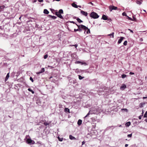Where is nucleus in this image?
Masks as SVG:
<instances>
[{
    "label": "nucleus",
    "mask_w": 147,
    "mask_h": 147,
    "mask_svg": "<svg viewBox=\"0 0 147 147\" xmlns=\"http://www.w3.org/2000/svg\"><path fill=\"white\" fill-rule=\"evenodd\" d=\"M56 1H60V0H55Z\"/></svg>",
    "instance_id": "e2e57ef3"
},
{
    "label": "nucleus",
    "mask_w": 147,
    "mask_h": 147,
    "mask_svg": "<svg viewBox=\"0 0 147 147\" xmlns=\"http://www.w3.org/2000/svg\"><path fill=\"white\" fill-rule=\"evenodd\" d=\"M70 22L71 23H73L74 24V21H70Z\"/></svg>",
    "instance_id": "6e6d98bb"
},
{
    "label": "nucleus",
    "mask_w": 147,
    "mask_h": 147,
    "mask_svg": "<svg viewBox=\"0 0 147 147\" xmlns=\"http://www.w3.org/2000/svg\"><path fill=\"white\" fill-rule=\"evenodd\" d=\"M56 15L59 18L61 19H63V18L61 14L59 13H58L56 12Z\"/></svg>",
    "instance_id": "0eeeda50"
},
{
    "label": "nucleus",
    "mask_w": 147,
    "mask_h": 147,
    "mask_svg": "<svg viewBox=\"0 0 147 147\" xmlns=\"http://www.w3.org/2000/svg\"><path fill=\"white\" fill-rule=\"evenodd\" d=\"M21 18V17H20L19 18V19H20Z\"/></svg>",
    "instance_id": "0e129e2a"
},
{
    "label": "nucleus",
    "mask_w": 147,
    "mask_h": 147,
    "mask_svg": "<svg viewBox=\"0 0 147 147\" xmlns=\"http://www.w3.org/2000/svg\"><path fill=\"white\" fill-rule=\"evenodd\" d=\"M42 73L45 71V69L44 68H43L42 69L41 71H40Z\"/></svg>",
    "instance_id": "f704fd0d"
},
{
    "label": "nucleus",
    "mask_w": 147,
    "mask_h": 147,
    "mask_svg": "<svg viewBox=\"0 0 147 147\" xmlns=\"http://www.w3.org/2000/svg\"><path fill=\"white\" fill-rule=\"evenodd\" d=\"M122 15L123 16H125L127 17V15L126 13L125 12H123V13Z\"/></svg>",
    "instance_id": "7c9ffc66"
},
{
    "label": "nucleus",
    "mask_w": 147,
    "mask_h": 147,
    "mask_svg": "<svg viewBox=\"0 0 147 147\" xmlns=\"http://www.w3.org/2000/svg\"><path fill=\"white\" fill-rule=\"evenodd\" d=\"M90 16L91 18L94 19H97L99 17V16L97 14L94 12H92L90 14Z\"/></svg>",
    "instance_id": "f03ea898"
},
{
    "label": "nucleus",
    "mask_w": 147,
    "mask_h": 147,
    "mask_svg": "<svg viewBox=\"0 0 147 147\" xmlns=\"http://www.w3.org/2000/svg\"><path fill=\"white\" fill-rule=\"evenodd\" d=\"M28 90L30 92H31L32 94H33L34 93V92L30 88H28Z\"/></svg>",
    "instance_id": "6ab92c4d"
},
{
    "label": "nucleus",
    "mask_w": 147,
    "mask_h": 147,
    "mask_svg": "<svg viewBox=\"0 0 147 147\" xmlns=\"http://www.w3.org/2000/svg\"><path fill=\"white\" fill-rule=\"evenodd\" d=\"M41 73H41V71H39V72H37L36 73V74H40Z\"/></svg>",
    "instance_id": "de8ad7c7"
},
{
    "label": "nucleus",
    "mask_w": 147,
    "mask_h": 147,
    "mask_svg": "<svg viewBox=\"0 0 147 147\" xmlns=\"http://www.w3.org/2000/svg\"><path fill=\"white\" fill-rule=\"evenodd\" d=\"M129 74L130 75H133V74H134V73H133V72H130V73H129Z\"/></svg>",
    "instance_id": "09e8293b"
},
{
    "label": "nucleus",
    "mask_w": 147,
    "mask_h": 147,
    "mask_svg": "<svg viewBox=\"0 0 147 147\" xmlns=\"http://www.w3.org/2000/svg\"><path fill=\"white\" fill-rule=\"evenodd\" d=\"M128 146V144H125V147H127Z\"/></svg>",
    "instance_id": "864d4df0"
},
{
    "label": "nucleus",
    "mask_w": 147,
    "mask_h": 147,
    "mask_svg": "<svg viewBox=\"0 0 147 147\" xmlns=\"http://www.w3.org/2000/svg\"><path fill=\"white\" fill-rule=\"evenodd\" d=\"M102 19L104 20H107V17L106 16L104 15H102Z\"/></svg>",
    "instance_id": "9d476101"
},
{
    "label": "nucleus",
    "mask_w": 147,
    "mask_h": 147,
    "mask_svg": "<svg viewBox=\"0 0 147 147\" xmlns=\"http://www.w3.org/2000/svg\"><path fill=\"white\" fill-rule=\"evenodd\" d=\"M143 0H136V3L140 5L143 1Z\"/></svg>",
    "instance_id": "6e6552de"
},
{
    "label": "nucleus",
    "mask_w": 147,
    "mask_h": 147,
    "mask_svg": "<svg viewBox=\"0 0 147 147\" xmlns=\"http://www.w3.org/2000/svg\"><path fill=\"white\" fill-rule=\"evenodd\" d=\"M144 105V103H141L140 104V107H142Z\"/></svg>",
    "instance_id": "5701e85b"
},
{
    "label": "nucleus",
    "mask_w": 147,
    "mask_h": 147,
    "mask_svg": "<svg viewBox=\"0 0 147 147\" xmlns=\"http://www.w3.org/2000/svg\"><path fill=\"white\" fill-rule=\"evenodd\" d=\"M131 124V123L130 122H128L125 123V125L127 127L129 126Z\"/></svg>",
    "instance_id": "dca6fc26"
},
{
    "label": "nucleus",
    "mask_w": 147,
    "mask_h": 147,
    "mask_svg": "<svg viewBox=\"0 0 147 147\" xmlns=\"http://www.w3.org/2000/svg\"><path fill=\"white\" fill-rule=\"evenodd\" d=\"M9 73H8L7 74V75L6 76L5 80V81H7L8 79L9 78Z\"/></svg>",
    "instance_id": "2eb2a0df"
},
{
    "label": "nucleus",
    "mask_w": 147,
    "mask_h": 147,
    "mask_svg": "<svg viewBox=\"0 0 147 147\" xmlns=\"http://www.w3.org/2000/svg\"><path fill=\"white\" fill-rule=\"evenodd\" d=\"M114 33L112 32L111 34H109L107 35L108 36H112V37L113 38H114Z\"/></svg>",
    "instance_id": "f3484780"
},
{
    "label": "nucleus",
    "mask_w": 147,
    "mask_h": 147,
    "mask_svg": "<svg viewBox=\"0 0 147 147\" xmlns=\"http://www.w3.org/2000/svg\"><path fill=\"white\" fill-rule=\"evenodd\" d=\"M79 30V29H74V32H76L77 31H78Z\"/></svg>",
    "instance_id": "c03bdc74"
},
{
    "label": "nucleus",
    "mask_w": 147,
    "mask_h": 147,
    "mask_svg": "<svg viewBox=\"0 0 147 147\" xmlns=\"http://www.w3.org/2000/svg\"><path fill=\"white\" fill-rule=\"evenodd\" d=\"M71 46H74L75 47H76V48L77 47H78V45L77 44H76L75 45H72Z\"/></svg>",
    "instance_id": "ea45409f"
},
{
    "label": "nucleus",
    "mask_w": 147,
    "mask_h": 147,
    "mask_svg": "<svg viewBox=\"0 0 147 147\" xmlns=\"http://www.w3.org/2000/svg\"><path fill=\"white\" fill-rule=\"evenodd\" d=\"M126 87V85L125 84H123L120 87V89L121 90H123Z\"/></svg>",
    "instance_id": "1a4fd4ad"
},
{
    "label": "nucleus",
    "mask_w": 147,
    "mask_h": 147,
    "mask_svg": "<svg viewBox=\"0 0 147 147\" xmlns=\"http://www.w3.org/2000/svg\"><path fill=\"white\" fill-rule=\"evenodd\" d=\"M140 40L141 41H143V39L142 38H141L140 39Z\"/></svg>",
    "instance_id": "4d7b16f0"
},
{
    "label": "nucleus",
    "mask_w": 147,
    "mask_h": 147,
    "mask_svg": "<svg viewBox=\"0 0 147 147\" xmlns=\"http://www.w3.org/2000/svg\"><path fill=\"white\" fill-rule=\"evenodd\" d=\"M57 13H59L60 14L63 13V11L62 9H60L58 12H57Z\"/></svg>",
    "instance_id": "a211bd4d"
},
{
    "label": "nucleus",
    "mask_w": 147,
    "mask_h": 147,
    "mask_svg": "<svg viewBox=\"0 0 147 147\" xmlns=\"http://www.w3.org/2000/svg\"><path fill=\"white\" fill-rule=\"evenodd\" d=\"M82 121L81 120L79 119L78 121V123H77L79 125H80L82 124Z\"/></svg>",
    "instance_id": "f8f14e48"
},
{
    "label": "nucleus",
    "mask_w": 147,
    "mask_h": 147,
    "mask_svg": "<svg viewBox=\"0 0 147 147\" xmlns=\"http://www.w3.org/2000/svg\"><path fill=\"white\" fill-rule=\"evenodd\" d=\"M81 64L82 65H86V63L85 62H84V61H81Z\"/></svg>",
    "instance_id": "bb28decb"
},
{
    "label": "nucleus",
    "mask_w": 147,
    "mask_h": 147,
    "mask_svg": "<svg viewBox=\"0 0 147 147\" xmlns=\"http://www.w3.org/2000/svg\"><path fill=\"white\" fill-rule=\"evenodd\" d=\"M127 40H125L123 44L124 45L126 46L127 45Z\"/></svg>",
    "instance_id": "a878e982"
},
{
    "label": "nucleus",
    "mask_w": 147,
    "mask_h": 147,
    "mask_svg": "<svg viewBox=\"0 0 147 147\" xmlns=\"http://www.w3.org/2000/svg\"><path fill=\"white\" fill-rule=\"evenodd\" d=\"M147 111L145 113V114L144 115V117H147Z\"/></svg>",
    "instance_id": "473e14b6"
},
{
    "label": "nucleus",
    "mask_w": 147,
    "mask_h": 147,
    "mask_svg": "<svg viewBox=\"0 0 147 147\" xmlns=\"http://www.w3.org/2000/svg\"><path fill=\"white\" fill-rule=\"evenodd\" d=\"M127 18H128V19L129 20H132H132H133V19L131 18L130 17H129L128 16H127Z\"/></svg>",
    "instance_id": "4c0bfd02"
},
{
    "label": "nucleus",
    "mask_w": 147,
    "mask_h": 147,
    "mask_svg": "<svg viewBox=\"0 0 147 147\" xmlns=\"http://www.w3.org/2000/svg\"><path fill=\"white\" fill-rule=\"evenodd\" d=\"M147 98V97H143V99H145Z\"/></svg>",
    "instance_id": "5fc2aeb1"
},
{
    "label": "nucleus",
    "mask_w": 147,
    "mask_h": 147,
    "mask_svg": "<svg viewBox=\"0 0 147 147\" xmlns=\"http://www.w3.org/2000/svg\"><path fill=\"white\" fill-rule=\"evenodd\" d=\"M109 9L110 11H111L112 10H116L117 9V8L116 7L114 6L113 5H111L109 7Z\"/></svg>",
    "instance_id": "20e7f679"
},
{
    "label": "nucleus",
    "mask_w": 147,
    "mask_h": 147,
    "mask_svg": "<svg viewBox=\"0 0 147 147\" xmlns=\"http://www.w3.org/2000/svg\"><path fill=\"white\" fill-rule=\"evenodd\" d=\"M30 80L32 81V82H33L34 80H33V79L32 78V77H30Z\"/></svg>",
    "instance_id": "c9c22d12"
},
{
    "label": "nucleus",
    "mask_w": 147,
    "mask_h": 147,
    "mask_svg": "<svg viewBox=\"0 0 147 147\" xmlns=\"http://www.w3.org/2000/svg\"><path fill=\"white\" fill-rule=\"evenodd\" d=\"M124 38L123 37L121 36L120 37V38L119 40L118 41V44H119L121 43L122 42Z\"/></svg>",
    "instance_id": "423d86ee"
},
{
    "label": "nucleus",
    "mask_w": 147,
    "mask_h": 147,
    "mask_svg": "<svg viewBox=\"0 0 147 147\" xmlns=\"http://www.w3.org/2000/svg\"><path fill=\"white\" fill-rule=\"evenodd\" d=\"M51 17V18L53 19H55L57 17L55 16H50Z\"/></svg>",
    "instance_id": "b1692460"
},
{
    "label": "nucleus",
    "mask_w": 147,
    "mask_h": 147,
    "mask_svg": "<svg viewBox=\"0 0 147 147\" xmlns=\"http://www.w3.org/2000/svg\"><path fill=\"white\" fill-rule=\"evenodd\" d=\"M59 108H61L62 107V105H59Z\"/></svg>",
    "instance_id": "79ce46f5"
},
{
    "label": "nucleus",
    "mask_w": 147,
    "mask_h": 147,
    "mask_svg": "<svg viewBox=\"0 0 147 147\" xmlns=\"http://www.w3.org/2000/svg\"><path fill=\"white\" fill-rule=\"evenodd\" d=\"M44 124L46 125H48V124L47 123H44Z\"/></svg>",
    "instance_id": "603ef678"
},
{
    "label": "nucleus",
    "mask_w": 147,
    "mask_h": 147,
    "mask_svg": "<svg viewBox=\"0 0 147 147\" xmlns=\"http://www.w3.org/2000/svg\"><path fill=\"white\" fill-rule=\"evenodd\" d=\"M145 121H146V122H147V119H146L145 120Z\"/></svg>",
    "instance_id": "680f3d73"
},
{
    "label": "nucleus",
    "mask_w": 147,
    "mask_h": 147,
    "mask_svg": "<svg viewBox=\"0 0 147 147\" xmlns=\"http://www.w3.org/2000/svg\"><path fill=\"white\" fill-rule=\"evenodd\" d=\"M29 137V136H26V142L27 144H35V142L31 139L30 138H28Z\"/></svg>",
    "instance_id": "f257e3e1"
},
{
    "label": "nucleus",
    "mask_w": 147,
    "mask_h": 147,
    "mask_svg": "<svg viewBox=\"0 0 147 147\" xmlns=\"http://www.w3.org/2000/svg\"><path fill=\"white\" fill-rule=\"evenodd\" d=\"M58 139L59 141H62L63 140V138H60L59 137H58Z\"/></svg>",
    "instance_id": "cd10ccee"
},
{
    "label": "nucleus",
    "mask_w": 147,
    "mask_h": 147,
    "mask_svg": "<svg viewBox=\"0 0 147 147\" xmlns=\"http://www.w3.org/2000/svg\"><path fill=\"white\" fill-rule=\"evenodd\" d=\"M36 0H35L34 1H33V3H35L36 2Z\"/></svg>",
    "instance_id": "13d9d810"
},
{
    "label": "nucleus",
    "mask_w": 147,
    "mask_h": 147,
    "mask_svg": "<svg viewBox=\"0 0 147 147\" xmlns=\"http://www.w3.org/2000/svg\"><path fill=\"white\" fill-rule=\"evenodd\" d=\"M142 115H140V116L139 117V119H141V118H142Z\"/></svg>",
    "instance_id": "8fccbe9b"
},
{
    "label": "nucleus",
    "mask_w": 147,
    "mask_h": 147,
    "mask_svg": "<svg viewBox=\"0 0 147 147\" xmlns=\"http://www.w3.org/2000/svg\"><path fill=\"white\" fill-rule=\"evenodd\" d=\"M79 78L80 80L84 78V77H82L80 75H78Z\"/></svg>",
    "instance_id": "c85d7f7f"
},
{
    "label": "nucleus",
    "mask_w": 147,
    "mask_h": 147,
    "mask_svg": "<svg viewBox=\"0 0 147 147\" xmlns=\"http://www.w3.org/2000/svg\"><path fill=\"white\" fill-rule=\"evenodd\" d=\"M81 13L83 15L85 16H87L88 14V13L86 12L83 11L82 10H81Z\"/></svg>",
    "instance_id": "39448f33"
},
{
    "label": "nucleus",
    "mask_w": 147,
    "mask_h": 147,
    "mask_svg": "<svg viewBox=\"0 0 147 147\" xmlns=\"http://www.w3.org/2000/svg\"><path fill=\"white\" fill-rule=\"evenodd\" d=\"M78 28L79 29V31L80 32H81L82 31V29H83L84 30H86L87 29H88V27L86 26H84L83 25H77Z\"/></svg>",
    "instance_id": "7ed1b4c3"
},
{
    "label": "nucleus",
    "mask_w": 147,
    "mask_h": 147,
    "mask_svg": "<svg viewBox=\"0 0 147 147\" xmlns=\"http://www.w3.org/2000/svg\"><path fill=\"white\" fill-rule=\"evenodd\" d=\"M77 20L79 23H81L83 22V21L81 20L80 18H77Z\"/></svg>",
    "instance_id": "412c9836"
},
{
    "label": "nucleus",
    "mask_w": 147,
    "mask_h": 147,
    "mask_svg": "<svg viewBox=\"0 0 147 147\" xmlns=\"http://www.w3.org/2000/svg\"><path fill=\"white\" fill-rule=\"evenodd\" d=\"M87 30V31L86 32V33L87 34H88V33H90V30L89 29H88H88H87L86 30Z\"/></svg>",
    "instance_id": "2f4dec72"
},
{
    "label": "nucleus",
    "mask_w": 147,
    "mask_h": 147,
    "mask_svg": "<svg viewBox=\"0 0 147 147\" xmlns=\"http://www.w3.org/2000/svg\"><path fill=\"white\" fill-rule=\"evenodd\" d=\"M48 55H46L44 56V58L45 59H46L48 57Z\"/></svg>",
    "instance_id": "58836bf2"
},
{
    "label": "nucleus",
    "mask_w": 147,
    "mask_h": 147,
    "mask_svg": "<svg viewBox=\"0 0 147 147\" xmlns=\"http://www.w3.org/2000/svg\"><path fill=\"white\" fill-rule=\"evenodd\" d=\"M85 144V142L84 141H83L82 142V145H83Z\"/></svg>",
    "instance_id": "3c124183"
},
{
    "label": "nucleus",
    "mask_w": 147,
    "mask_h": 147,
    "mask_svg": "<svg viewBox=\"0 0 147 147\" xmlns=\"http://www.w3.org/2000/svg\"><path fill=\"white\" fill-rule=\"evenodd\" d=\"M126 76H127L125 74H122L121 75V77L123 78H125Z\"/></svg>",
    "instance_id": "393cba45"
},
{
    "label": "nucleus",
    "mask_w": 147,
    "mask_h": 147,
    "mask_svg": "<svg viewBox=\"0 0 147 147\" xmlns=\"http://www.w3.org/2000/svg\"><path fill=\"white\" fill-rule=\"evenodd\" d=\"M132 18H133V20H132V21H136V18H135V16H132Z\"/></svg>",
    "instance_id": "4be33fe9"
},
{
    "label": "nucleus",
    "mask_w": 147,
    "mask_h": 147,
    "mask_svg": "<svg viewBox=\"0 0 147 147\" xmlns=\"http://www.w3.org/2000/svg\"><path fill=\"white\" fill-rule=\"evenodd\" d=\"M40 2H42L43 1V0H38Z\"/></svg>",
    "instance_id": "a18cd8bd"
},
{
    "label": "nucleus",
    "mask_w": 147,
    "mask_h": 147,
    "mask_svg": "<svg viewBox=\"0 0 147 147\" xmlns=\"http://www.w3.org/2000/svg\"><path fill=\"white\" fill-rule=\"evenodd\" d=\"M52 78V76H51V77H50L49 79H51V78Z\"/></svg>",
    "instance_id": "338daca9"
},
{
    "label": "nucleus",
    "mask_w": 147,
    "mask_h": 147,
    "mask_svg": "<svg viewBox=\"0 0 147 147\" xmlns=\"http://www.w3.org/2000/svg\"><path fill=\"white\" fill-rule=\"evenodd\" d=\"M132 136V134H128L127 136V137L129 138H131V137Z\"/></svg>",
    "instance_id": "e433bc0d"
},
{
    "label": "nucleus",
    "mask_w": 147,
    "mask_h": 147,
    "mask_svg": "<svg viewBox=\"0 0 147 147\" xmlns=\"http://www.w3.org/2000/svg\"><path fill=\"white\" fill-rule=\"evenodd\" d=\"M128 30H129L130 32L132 33H133V30L130 29H128Z\"/></svg>",
    "instance_id": "37998d69"
},
{
    "label": "nucleus",
    "mask_w": 147,
    "mask_h": 147,
    "mask_svg": "<svg viewBox=\"0 0 147 147\" xmlns=\"http://www.w3.org/2000/svg\"><path fill=\"white\" fill-rule=\"evenodd\" d=\"M121 125L119 126V127H121Z\"/></svg>",
    "instance_id": "69168bd1"
},
{
    "label": "nucleus",
    "mask_w": 147,
    "mask_h": 147,
    "mask_svg": "<svg viewBox=\"0 0 147 147\" xmlns=\"http://www.w3.org/2000/svg\"><path fill=\"white\" fill-rule=\"evenodd\" d=\"M90 111H89V112L87 114V115L85 116V117H87L90 114Z\"/></svg>",
    "instance_id": "a19ab883"
},
{
    "label": "nucleus",
    "mask_w": 147,
    "mask_h": 147,
    "mask_svg": "<svg viewBox=\"0 0 147 147\" xmlns=\"http://www.w3.org/2000/svg\"><path fill=\"white\" fill-rule=\"evenodd\" d=\"M78 7H79L80 8H81V6H80V5H79L78 6Z\"/></svg>",
    "instance_id": "052dcab7"
},
{
    "label": "nucleus",
    "mask_w": 147,
    "mask_h": 147,
    "mask_svg": "<svg viewBox=\"0 0 147 147\" xmlns=\"http://www.w3.org/2000/svg\"><path fill=\"white\" fill-rule=\"evenodd\" d=\"M117 127V126H115V127Z\"/></svg>",
    "instance_id": "774afa93"
},
{
    "label": "nucleus",
    "mask_w": 147,
    "mask_h": 147,
    "mask_svg": "<svg viewBox=\"0 0 147 147\" xmlns=\"http://www.w3.org/2000/svg\"><path fill=\"white\" fill-rule=\"evenodd\" d=\"M43 12L44 13L46 14H48L49 12L47 9H45L44 10Z\"/></svg>",
    "instance_id": "4468645a"
},
{
    "label": "nucleus",
    "mask_w": 147,
    "mask_h": 147,
    "mask_svg": "<svg viewBox=\"0 0 147 147\" xmlns=\"http://www.w3.org/2000/svg\"><path fill=\"white\" fill-rule=\"evenodd\" d=\"M81 63V61H76L75 62V64H79V63Z\"/></svg>",
    "instance_id": "c756f323"
},
{
    "label": "nucleus",
    "mask_w": 147,
    "mask_h": 147,
    "mask_svg": "<svg viewBox=\"0 0 147 147\" xmlns=\"http://www.w3.org/2000/svg\"><path fill=\"white\" fill-rule=\"evenodd\" d=\"M69 138L71 140H75L76 138L71 135H70L69 136Z\"/></svg>",
    "instance_id": "ddd939ff"
},
{
    "label": "nucleus",
    "mask_w": 147,
    "mask_h": 147,
    "mask_svg": "<svg viewBox=\"0 0 147 147\" xmlns=\"http://www.w3.org/2000/svg\"><path fill=\"white\" fill-rule=\"evenodd\" d=\"M71 5L73 7L76 8H77L78 7V6L74 3H72L71 4Z\"/></svg>",
    "instance_id": "9b49d317"
},
{
    "label": "nucleus",
    "mask_w": 147,
    "mask_h": 147,
    "mask_svg": "<svg viewBox=\"0 0 147 147\" xmlns=\"http://www.w3.org/2000/svg\"><path fill=\"white\" fill-rule=\"evenodd\" d=\"M89 4H91L92 5H93V3H92L91 2H90L89 3Z\"/></svg>",
    "instance_id": "bf43d9fd"
},
{
    "label": "nucleus",
    "mask_w": 147,
    "mask_h": 147,
    "mask_svg": "<svg viewBox=\"0 0 147 147\" xmlns=\"http://www.w3.org/2000/svg\"><path fill=\"white\" fill-rule=\"evenodd\" d=\"M64 111L65 112H69V110L68 108H65L64 109Z\"/></svg>",
    "instance_id": "aec40b11"
},
{
    "label": "nucleus",
    "mask_w": 147,
    "mask_h": 147,
    "mask_svg": "<svg viewBox=\"0 0 147 147\" xmlns=\"http://www.w3.org/2000/svg\"><path fill=\"white\" fill-rule=\"evenodd\" d=\"M122 110H124L126 112H127L128 111V110L126 109H121Z\"/></svg>",
    "instance_id": "72a5a7b5"
},
{
    "label": "nucleus",
    "mask_w": 147,
    "mask_h": 147,
    "mask_svg": "<svg viewBox=\"0 0 147 147\" xmlns=\"http://www.w3.org/2000/svg\"><path fill=\"white\" fill-rule=\"evenodd\" d=\"M4 7L3 6H1L0 7V9H3Z\"/></svg>",
    "instance_id": "49530a36"
}]
</instances>
